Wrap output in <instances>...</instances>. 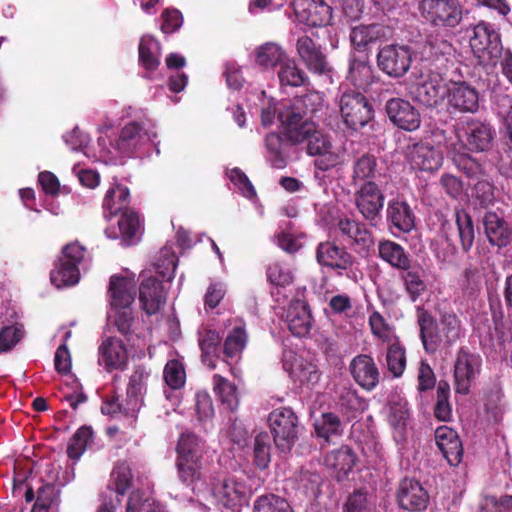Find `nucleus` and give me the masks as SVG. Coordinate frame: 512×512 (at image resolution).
<instances>
[{
	"label": "nucleus",
	"instance_id": "35",
	"mask_svg": "<svg viewBox=\"0 0 512 512\" xmlns=\"http://www.w3.org/2000/svg\"><path fill=\"white\" fill-rule=\"evenodd\" d=\"M175 467L180 483L194 490L195 485L204 479L203 461L176 459Z\"/></svg>",
	"mask_w": 512,
	"mask_h": 512
},
{
	"label": "nucleus",
	"instance_id": "11",
	"mask_svg": "<svg viewBox=\"0 0 512 512\" xmlns=\"http://www.w3.org/2000/svg\"><path fill=\"white\" fill-rule=\"evenodd\" d=\"M421 9L426 18L431 21L435 26L444 28L448 22V0H422ZM445 33L441 35L437 33L434 39H431L429 44L431 51L435 56H444L448 51V42L445 39Z\"/></svg>",
	"mask_w": 512,
	"mask_h": 512
},
{
	"label": "nucleus",
	"instance_id": "15",
	"mask_svg": "<svg viewBox=\"0 0 512 512\" xmlns=\"http://www.w3.org/2000/svg\"><path fill=\"white\" fill-rule=\"evenodd\" d=\"M296 146L283 132H270L264 137L265 158L276 169L287 166L296 152Z\"/></svg>",
	"mask_w": 512,
	"mask_h": 512
},
{
	"label": "nucleus",
	"instance_id": "44",
	"mask_svg": "<svg viewBox=\"0 0 512 512\" xmlns=\"http://www.w3.org/2000/svg\"><path fill=\"white\" fill-rule=\"evenodd\" d=\"M386 367L394 378H400L407 364L406 349L399 340L389 344L386 349Z\"/></svg>",
	"mask_w": 512,
	"mask_h": 512
},
{
	"label": "nucleus",
	"instance_id": "23",
	"mask_svg": "<svg viewBox=\"0 0 512 512\" xmlns=\"http://www.w3.org/2000/svg\"><path fill=\"white\" fill-rule=\"evenodd\" d=\"M331 10L323 0H298L295 5L299 21L310 27L327 25L332 17Z\"/></svg>",
	"mask_w": 512,
	"mask_h": 512
},
{
	"label": "nucleus",
	"instance_id": "39",
	"mask_svg": "<svg viewBox=\"0 0 512 512\" xmlns=\"http://www.w3.org/2000/svg\"><path fill=\"white\" fill-rule=\"evenodd\" d=\"M485 233L489 242L495 246H505L509 240L506 223L494 212H487L483 219Z\"/></svg>",
	"mask_w": 512,
	"mask_h": 512
},
{
	"label": "nucleus",
	"instance_id": "13",
	"mask_svg": "<svg viewBox=\"0 0 512 512\" xmlns=\"http://www.w3.org/2000/svg\"><path fill=\"white\" fill-rule=\"evenodd\" d=\"M386 114L391 123L401 130L414 132L421 125V114L409 101L391 98L385 105Z\"/></svg>",
	"mask_w": 512,
	"mask_h": 512
},
{
	"label": "nucleus",
	"instance_id": "63",
	"mask_svg": "<svg viewBox=\"0 0 512 512\" xmlns=\"http://www.w3.org/2000/svg\"><path fill=\"white\" fill-rule=\"evenodd\" d=\"M344 512H372V506L368 499V494L363 489L355 490L347 498L344 506Z\"/></svg>",
	"mask_w": 512,
	"mask_h": 512
},
{
	"label": "nucleus",
	"instance_id": "5",
	"mask_svg": "<svg viewBox=\"0 0 512 512\" xmlns=\"http://www.w3.org/2000/svg\"><path fill=\"white\" fill-rule=\"evenodd\" d=\"M86 248L78 241L66 244L61 256L50 273V280L56 287L72 286L80 279L79 265L84 261Z\"/></svg>",
	"mask_w": 512,
	"mask_h": 512
},
{
	"label": "nucleus",
	"instance_id": "52",
	"mask_svg": "<svg viewBox=\"0 0 512 512\" xmlns=\"http://www.w3.org/2000/svg\"><path fill=\"white\" fill-rule=\"evenodd\" d=\"M221 341L222 337L215 330L204 329L199 332L198 342L204 363H206L212 356L217 358L220 357L219 353L222 352V347L220 346Z\"/></svg>",
	"mask_w": 512,
	"mask_h": 512
},
{
	"label": "nucleus",
	"instance_id": "19",
	"mask_svg": "<svg viewBox=\"0 0 512 512\" xmlns=\"http://www.w3.org/2000/svg\"><path fill=\"white\" fill-rule=\"evenodd\" d=\"M481 359L479 356L461 351L454 366L455 391L466 395L472 383L480 372Z\"/></svg>",
	"mask_w": 512,
	"mask_h": 512
},
{
	"label": "nucleus",
	"instance_id": "9",
	"mask_svg": "<svg viewBox=\"0 0 512 512\" xmlns=\"http://www.w3.org/2000/svg\"><path fill=\"white\" fill-rule=\"evenodd\" d=\"M369 226L367 222L347 216L339 217L335 223V229L340 236L348 241L358 255L364 257L368 256L375 246V237Z\"/></svg>",
	"mask_w": 512,
	"mask_h": 512
},
{
	"label": "nucleus",
	"instance_id": "20",
	"mask_svg": "<svg viewBox=\"0 0 512 512\" xmlns=\"http://www.w3.org/2000/svg\"><path fill=\"white\" fill-rule=\"evenodd\" d=\"M98 363L106 371L124 370L128 364V353L123 342L117 337L109 336L102 339L98 348Z\"/></svg>",
	"mask_w": 512,
	"mask_h": 512
},
{
	"label": "nucleus",
	"instance_id": "51",
	"mask_svg": "<svg viewBox=\"0 0 512 512\" xmlns=\"http://www.w3.org/2000/svg\"><path fill=\"white\" fill-rule=\"evenodd\" d=\"M271 436L267 432H260L254 438L253 461L261 470L268 467L271 461Z\"/></svg>",
	"mask_w": 512,
	"mask_h": 512
},
{
	"label": "nucleus",
	"instance_id": "38",
	"mask_svg": "<svg viewBox=\"0 0 512 512\" xmlns=\"http://www.w3.org/2000/svg\"><path fill=\"white\" fill-rule=\"evenodd\" d=\"M213 390L219 397L222 405L231 412L239 406V394L237 386L225 377L215 374L212 378Z\"/></svg>",
	"mask_w": 512,
	"mask_h": 512
},
{
	"label": "nucleus",
	"instance_id": "16",
	"mask_svg": "<svg viewBox=\"0 0 512 512\" xmlns=\"http://www.w3.org/2000/svg\"><path fill=\"white\" fill-rule=\"evenodd\" d=\"M396 500L400 508L411 512H420L427 508L429 495L418 480L404 478L399 483Z\"/></svg>",
	"mask_w": 512,
	"mask_h": 512
},
{
	"label": "nucleus",
	"instance_id": "24",
	"mask_svg": "<svg viewBox=\"0 0 512 512\" xmlns=\"http://www.w3.org/2000/svg\"><path fill=\"white\" fill-rule=\"evenodd\" d=\"M408 160L415 170L433 172L443 164V154L433 146L415 143L408 147Z\"/></svg>",
	"mask_w": 512,
	"mask_h": 512
},
{
	"label": "nucleus",
	"instance_id": "54",
	"mask_svg": "<svg viewBox=\"0 0 512 512\" xmlns=\"http://www.w3.org/2000/svg\"><path fill=\"white\" fill-rule=\"evenodd\" d=\"M110 482L118 495L124 496L133 486V474L125 462L118 463L111 472Z\"/></svg>",
	"mask_w": 512,
	"mask_h": 512
},
{
	"label": "nucleus",
	"instance_id": "41",
	"mask_svg": "<svg viewBox=\"0 0 512 512\" xmlns=\"http://www.w3.org/2000/svg\"><path fill=\"white\" fill-rule=\"evenodd\" d=\"M283 367L289 372L291 377L300 381L302 384L314 386L321 378V373L318 367L315 364L302 359L297 361L296 364H289L285 361L283 363Z\"/></svg>",
	"mask_w": 512,
	"mask_h": 512
},
{
	"label": "nucleus",
	"instance_id": "36",
	"mask_svg": "<svg viewBox=\"0 0 512 512\" xmlns=\"http://www.w3.org/2000/svg\"><path fill=\"white\" fill-rule=\"evenodd\" d=\"M203 444L196 434L182 433L176 445V459L203 461Z\"/></svg>",
	"mask_w": 512,
	"mask_h": 512
},
{
	"label": "nucleus",
	"instance_id": "1",
	"mask_svg": "<svg viewBox=\"0 0 512 512\" xmlns=\"http://www.w3.org/2000/svg\"><path fill=\"white\" fill-rule=\"evenodd\" d=\"M323 108L322 96L317 92L295 97L283 104L278 120L284 136L296 145L303 144L307 135L314 132L317 123L313 118Z\"/></svg>",
	"mask_w": 512,
	"mask_h": 512
},
{
	"label": "nucleus",
	"instance_id": "25",
	"mask_svg": "<svg viewBox=\"0 0 512 512\" xmlns=\"http://www.w3.org/2000/svg\"><path fill=\"white\" fill-rule=\"evenodd\" d=\"M378 79L368 55L357 56L355 53L350 55L347 80L354 87L367 91Z\"/></svg>",
	"mask_w": 512,
	"mask_h": 512
},
{
	"label": "nucleus",
	"instance_id": "33",
	"mask_svg": "<svg viewBox=\"0 0 512 512\" xmlns=\"http://www.w3.org/2000/svg\"><path fill=\"white\" fill-rule=\"evenodd\" d=\"M378 257L389 264L393 269L402 270L410 268L412 259L410 254L399 243L383 239L378 243Z\"/></svg>",
	"mask_w": 512,
	"mask_h": 512
},
{
	"label": "nucleus",
	"instance_id": "59",
	"mask_svg": "<svg viewBox=\"0 0 512 512\" xmlns=\"http://www.w3.org/2000/svg\"><path fill=\"white\" fill-rule=\"evenodd\" d=\"M121 217L118 221V227L121 237L124 240H130L135 237L140 228L139 214L133 209H126L121 212Z\"/></svg>",
	"mask_w": 512,
	"mask_h": 512
},
{
	"label": "nucleus",
	"instance_id": "49",
	"mask_svg": "<svg viewBox=\"0 0 512 512\" xmlns=\"http://www.w3.org/2000/svg\"><path fill=\"white\" fill-rule=\"evenodd\" d=\"M377 166V158L372 154L366 153L357 158L353 164V184L372 181L376 176Z\"/></svg>",
	"mask_w": 512,
	"mask_h": 512
},
{
	"label": "nucleus",
	"instance_id": "60",
	"mask_svg": "<svg viewBox=\"0 0 512 512\" xmlns=\"http://www.w3.org/2000/svg\"><path fill=\"white\" fill-rule=\"evenodd\" d=\"M456 224L460 242L464 251H468L474 241V229L470 216L465 212H456Z\"/></svg>",
	"mask_w": 512,
	"mask_h": 512
},
{
	"label": "nucleus",
	"instance_id": "61",
	"mask_svg": "<svg viewBox=\"0 0 512 512\" xmlns=\"http://www.w3.org/2000/svg\"><path fill=\"white\" fill-rule=\"evenodd\" d=\"M337 405L347 414L357 412L362 407V398L355 389L343 387L339 391Z\"/></svg>",
	"mask_w": 512,
	"mask_h": 512
},
{
	"label": "nucleus",
	"instance_id": "55",
	"mask_svg": "<svg viewBox=\"0 0 512 512\" xmlns=\"http://www.w3.org/2000/svg\"><path fill=\"white\" fill-rule=\"evenodd\" d=\"M254 512H293L288 501L275 494L259 496L254 502Z\"/></svg>",
	"mask_w": 512,
	"mask_h": 512
},
{
	"label": "nucleus",
	"instance_id": "37",
	"mask_svg": "<svg viewBox=\"0 0 512 512\" xmlns=\"http://www.w3.org/2000/svg\"><path fill=\"white\" fill-rule=\"evenodd\" d=\"M450 103L459 110L473 112L478 107V93L466 83H453L450 87Z\"/></svg>",
	"mask_w": 512,
	"mask_h": 512
},
{
	"label": "nucleus",
	"instance_id": "22",
	"mask_svg": "<svg viewBox=\"0 0 512 512\" xmlns=\"http://www.w3.org/2000/svg\"><path fill=\"white\" fill-rule=\"evenodd\" d=\"M447 220L440 211L429 215L428 227L434 235L430 242V248L441 268H446L448 257V232L446 229Z\"/></svg>",
	"mask_w": 512,
	"mask_h": 512
},
{
	"label": "nucleus",
	"instance_id": "28",
	"mask_svg": "<svg viewBox=\"0 0 512 512\" xmlns=\"http://www.w3.org/2000/svg\"><path fill=\"white\" fill-rule=\"evenodd\" d=\"M286 322L294 336H306L312 326V315L308 303L300 299L291 301L287 309Z\"/></svg>",
	"mask_w": 512,
	"mask_h": 512
},
{
	"label": "nucleus",
	"instance_id": "43",
	"mask_svg": "<svg viewBox=\"0 0 512 512\" xmlns=\"http://www.w3.org/2000/svg\"><path fill=\"white\" fill-rule=\"evenodd\" d=\"M93 435L94 432L91 426L84 425L78 428L69 440L67 456L74 461H78L86 449L91 446Z\"/></svg>",
	"mask_w": 512,
	"mask_h": 512
},
{
	"label": "nucleus",
	"instance_id": "12",
	"mask_svg": "<svg viewBox=\"0 0 512 512\" xmlns=\"http://www.w3.org/2000/svg\"><path fill=\"white\" fill-rule=\"evenodd\" d=\"M410 94L415 101L427 107H438L448 96V80L432 73L427 80L412 86Z\"/></svg>",
	"mask_w": 512,
	"mask_h": 512
},
{
	"label": "nucleus",
	"instance_id": "26",
	"mask_svg": "<svg viewBox=\"0 0 512 512\" xmlns=\"http://www.w3.org/2000/svg\"><path fill=\"white\" fill-rule=\"evenodd\" d=\"M386 221L390 229L409 233L415 228L416 216L406 201L392 199L387 204Z\"/></svg>",
	"mask_w": 512,
	"mask_h": 512
},
{
	"label": "nucleus",
	"instance_id": "7",
	"mask_svg": "<svg viewBox=\"0 0 512 512\" xmlns=\"http://www.w3.org/2000/svg\"><path fill=\"white\" fill-rule=\"evenodd\" d=\"M339 105L344 123L352 130L362 129L374 117L373 105L365 95L358 91L344 92L340 97Z\"/></svg>",
	"mask_w": 512,
	"mask_h": 512
},
{
	"label": "nucleus",
	"instance_id": "45",
	"mask_svg": "<svg viewBox=\"0 0 512 512\" xmlns=\"http://www.w3.org/2000/svg\"><path fill=\"white\" fill-rule=\"evenodd\" d=\"M314 428L316 435L327 442L333 436H341L344 431L341 419L333 412L322 413L320 419L316 420Z\"/></svg>",
	"mask_w": 512,
	"mask_h": 512
},
{
	"label": "nucleus",
	"instance_id": "57",
	"mask_svg": "<svg viewBox=\"0 0 512 512\" xmlns=\"http://www.w3.org/2000/svg\"><path fill=\"white\" fill-rule=\"evenodd\" d=\"M304 143L306 144V153L310 156H316L332 148V143L328 135H326L317 124L314 132L307 135Z\"/></svg>",
	"mask_w": 512,
	"mask_h": 512
},
{
	"label": "nucleus",
	"instance_id": "58",
	"mask_svg": "<svg viewBox=\"0 0 512 512\" xmlns=\"http://www.w3.org/2000/svg\"><path fill=\"white\" fill-rule=\"evenodd\" d=\"M497 116L503 128L505 145L512 151V103L507 98L498 103Z\"/></svg>",
	"mask_w": 512,
	"mask_h": 512
},
{
	"label": "nucleus",
	"instance_id": "31",
	"mask_svg": "<svg viewBox=\"0 0 512 512\" xmlns=\"http://www.w3.org/2000/svg\"><path fill=\"white\" fill-rule=\"evenodd\" d=\"M108 292L111 305L115 309L131 308L136 295L135 283L131 278L113 275L110 278Z\"/></svg>",
	"mask_w": 512,
	"mask_h": 512
},
{
	"label": "nucleus",
	"instance_id": "34",
	"mask_svg": "<svg viewBox=\"0 0 512 512\" xmlns=\"http://www.w3.org/2000/svg\"><path fill=\"white\" fill-rule=\"evenodd\" d=\"M248 343V335L244 324L234 326L223 340L222 354L227 360H238Z\"/></svg>",
	"mask_w": 512,
	"mask_h": 512
},
{
	"label": "nucleus",
	"instance_id": "30",
	"mask_svg": "<svg viewBox=\"0 0 512 512\" xmlns=\"http://www.w3.org/2000/svg\"><path fill=\"white\" fill-rule=\"evenodd\" d=\"M130 190L127 186L115 183L106 191L102 209L104 217L109 220L126 209H130Z\"/></svg>",
	"mask_w": 512,
	"mask_h": 512
},
{
	"label": "nucleus",
	"instance_id": "18",
	"mask_svg": "<svg viewBox=\"0 0 512 512\" xmlns=\"http://www.w3.org/2000/svg\"><path fill=\"white\" fill-rule=\"evenodd\" d=\"M296 50L299 58L310 72L318 75L331 72V67L321 46L309 36L303 35L297 39Z\"/></svg>",
	"mask_w": 512,
	"mask_h": 512
},
{
	"label": "nucleus",
	"instance_id": "6",
	"mask_svg": "<svg viewBox=\"0 0 512 512\" xmlns=\"http://www.w3.org/2000/svg\"><path fill=\"white\" fill-rule=\"evenodd\" d=\"M273 441L280 452H290L298 440L299 419L289 407L276 408L268 416Z\"/></svg>",
	"mask_w": 512,
	"mask_h": 512
},
{
	"label": "nucleus",
	"instance_id": "46",
	"mask_svg": "<svg viewBox=\"0 0 512 512\" xmlns=\"http://www.w3.org/2000/svg\"><path fill=\"white\" fill-rule=\"evenodd\" d=\"M159 43L152 36H143L140 39L138 54L140 65L149 71H155L160 65Z\"/></svg>",
	"mask_w": 512,
	"mask_h": 512
},
{
	"label": "nucleus",
	"instance_id": "14",
	"mask_svg": "<svg viewBox=\"0 0 512 512\" xmlns=\"http://www.w3.org/2000/svg\"><path fill=\"white\" fill-rule=\"evenodd\" d=\"M392 35V28L385 24H359L351 28L350 41L356 51L364 52L374 44L388 41Z\"/></svg>",
	"mask_w": 512,
	"mask_h": 512
},
{
	"label": "nucleus",
	"instance_id": "2",
	"mask_svg": "<svg viewBox=\"0 0 512 512\" xmlns=\"http://www.w3.org/2000/svg\"><path fill=\"white\" fill-rule=\"evenodd\" d=\"M455 135L458 143L454 144L457 155L453 157V163L458 170L463 171L467 178H470L478 170L477 163L461 149L467 147L472 151H485L492 142L493 134L491 127L478 120L466 117L455 127Z\"/></svg>",
	"mask_w": 512,
	"mask_h": 512
},
{
	"label": "nucleus",
	"instance_id": "4",
	"mask_svg": "<svg viewBox=\"0 0 512 512\" xmlns=\"http://www.w3.org/2000/svg\"><path fill=\"white\" fill-rule=\"evenodd\" d=\"M460 47L468 43V47L482 63L492 62L500 55L502 46L499 34L487 23H479L472 31L468 28L456 39Z\"/></svg>",
	"mask_w": 512,
	"mask_h": 512
},
{
	"label": "nucleus",
	"instance_id": "40",
	"mask_svg": "<svg viewBox=\"0 0 512 512\" xmlns=\"http://www.w3.org/2000/svg\"><path fill=\"white\" fill-rule=\"evenodd\" d=\"M148 376L149 373L146 368L142 365H138L134 368V371L129 378L126 396L129 399V403L133 405L132 409L140 410L142 406V394L146 389V380Z\"/></svg>",
	"mask_w": 512,
	"mask_h": 512
},
{
	"label": "nucleus",
	"instance_id": "48",
	"mask_svg": "<svg viewBox=\"0 0 512 512\" xmlns=\"http://www.w3.org/2000/svg\"><path fill=\"white\" fill-rule=\"evenodd\" d=\"M401 279L404 282L407 293L413 301L426 290V283L423 280V269L419 265L410 262V268L402 269Z\"/></svg>",
	"mask_w": 512,
	"mask_h": 512
},
{
	"label": "nucleus",
	"instance_id": "42",
	"mask_svg": "<svg viewBox=\"0 0 512 512\" xmlns=\"http://www.w3.org/2000/svg\"><path fill=\"white\" fill-rule=\"evenodd\" d=\"M286 59L284 49L274 42H266L255 50V62L263 68L281 65Z\"/></svg>",
	"mask_w": 512,
	"mask_h": 512
},
{
	"label": "nucleus",
	"instance_id": "3",
	"mask_svg": "<svg viewBox=\"0 0 512 512\" xmlns=\"http://www.w3.org/2000/svg\"><path fill=\"white\" fill-rule=\"evenodd\" d=\"M178 258L174 253L162 252L155 264L156 273L162 278L153 275L141 274L139 284V302L147 315L158 313L166 303L167 290L164 282H171L175 277Z\"/></svg>",
	"mask_w": 512,
	"mask_h": 512
},
{
	"label": "nucleus",
	"instance_id": "56",
	"mask_svg": "<svg viewBox=\"0 0 512 512\" xmlns=\"http://www.w3.org/2000/svg\"><path fill=\"white\" fill-rule=\"evenodd\" d=\"M163 378L171 389H181L186 382L184 364L178 359L169 360L164 367Z\"/></svg>",
	"mask_w": 512,
	"mask_h": 512
},
{
	"label": "nucleus",
	"instance_id": "10",
	"mask_svg": "<svg viewBox=\"0 0 512 512\" xmlns=\"http://www.w3.org/2000/svg\"><path fill=\"white\" fill-rule=\"evenodd\" d=\"M412 51L409 46L390 44L382 47L377 54L379 69L393 78L404 76L410 69Z\"/></svg>",
	"mask_w": 512,
	"mask_h": 512
},
{
	"label": "nucleus",
	"instance_id": "62",
	"mask_svg": "<svg viewBox=\"0 0 512 512\" xmlns=\"http://www.w3.org/2000/svg\"><path fill=\"white\" fill-rule=\"evenodd\" d=\"M24 336L22 325L2 327L0 330V352L10 351Z\"/></svg>",
	"mask_w": 512,
	"mask_h": 512
},
{
	"label": "nucleus",
	"instance_id": "32",
	"mask_svg": "<svg viewBox=\"0 0 512 512\" xmlns=\"http://www.w3.org/2000/svg\"><path fill=\"white\" fill-rule=\"evenodd\" d=\"M417 317L424 349L426 352L433 354L443 343V337L437 322L430 313L421 308L417 310Z\"/></svg>",
	"mask_w": 512,
	"mask_h": 512
},
{
	"label": "nucleus",
	"instance_id": "8",
	"mask_svg": "<svg viewBox=\"0 0 512 512\" xmlns=\"http://www.w3.org/2000/svg\"><path fill=\"white\" fill-rule=\"evenodd\" d=\"M384 202L385 195L374 181L363 183L354 193V205L370 227L380 225Z\"/></svg>",
	"mask_w": 512,
	"mask_h": 512
},
{
	"label": "nucleus",
	"instance_id": "50",
	"mask_svg": "<svg viewBox=\"0 0 512 512\" xmlns=\"http://www.w3.org/2000/svg\"><path fill=\"white\" fill-rule=\"evenodd\" d=\"M457 26L459 29L452 32L456 39L463 33H467L468 28L472 26L469 10L464 6L462 0H450V28Z\"/></svg>",
	"mask_w": 512,
	"mask_h": 512
},
{
	"label": "nucleus",
	"instance_id": "27",
	"mask_svg": "<svg viewBox=\"0 0 512 512\" xmlns=\"http://www.w3.org/2000/svg\"><path fill=\"white\" fill-rule=\"evenodd\" d=\"M150 140V134L139 123L130 122L122 128L114 148L123 156L130 157Z\"/></svg>",
	"mask_w": 512,
	"mask_h": 512
},
{
	"label": "nucleus",
	"instance_id": "21",
	"mask_svg": "<svg viewBox=\"0 0 512 512\" xmlns=\"http://www.w3.org/2000/svg\"><path fill=\"white\" fill-rule=\"evenodd\" d=\"M354 381L364 390H374L380 382V370L373 357L368 354L355 356L349 365Z\"/></svg>",
	"mask_w": 512,
	"mask_h": 512
},
{
	"label": "nucleus",
	"instance_id": "64",
	"mask_svg": "<svg viewBox=\"0 0 512 512\" xmlns=\"http://www.w3.org/2000/svg\"><path fill=\"white\" fill-rule=\"evenodd\" d=\"M479 512H512V496L499 500L494 496H484L479 504Z\"/></svg>",
	"mask_w": 512,
	"mask_h": 512
},
{
	"label": "nucleus",
	"instance_id": "29",
	"mask_svg": "<svg viewBox=\"0 0 512 512\" xmlns=\"http://www.w3.org/2000/svg\"><path fill=\"white\" fill-rule=\"evenodd\" d=\"M357 461V456L352 448L347 445L333 450L325 456L324 462L337 481L347 478Z\"/></svg>",
	"mask_w": 512,
	"mask_h": 512
},
{
	"label": "nucleus",
	"instance_id": "17",
	"mask_svg": "<svg viewBox=\"0 0 512 512\" xmlns=\"http://www.w3.org/2000/svg\"><path fill=\"white\" fill-rule=\"evenodd\" d=\"M316 260L323 267L341 271L351 269L355 263V257L334 241H324L317 245Z\"/></svg>",
	"mask_w": 512,
	"mask_h": 512
},
{
	"label": "nucleus",
	"instance_id": "53",
	"mask_svg": "<svg viewBox=\"0 0 512 512\" xmlns=\"http://www.w3.org/2000/svg\"><path fill=\"white\" fill-rule=\"evenodd\" d=\"M113 322L117 331L126 339V341L134 343L138 336L134 329L135 317L132 309H116Z\"/></svg>",
	"mask_w": 512,
	"mask_h": 512
},
{
	"label": "nucleus",
	"instance_id": "47",
	"mask_svg": "<svg viewBox=\"0 0 512 512\" xmlns=\"http://www.w3.org/2000/svg\"><path fill=\"white\" fill-rule=\"evenodd\" d=\"M278 78L281 86L300 87L309 81L306 73L298 67L294 60L288 59L280 65Z\"/></svg>",
	"mask_w": 512,
	"mask_h": 512
}]
</instances>
